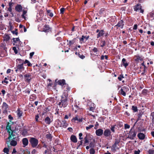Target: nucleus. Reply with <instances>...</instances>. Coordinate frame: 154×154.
<instances>
[{
	"mask_svg": "<svg viewBox=\"0 0 154 154\" xmlns=\"http://www.w3.org/2000/svg\"><path fill=\"white\" fill-rule=\"evenodd\" d=\"M55 82L57 83L58 84L61 85H64L65 84V81L64 79L57 81V79H56L55 80Z\"/></svg>",
	"mask_w": 154,
	"mask_h": 154,
	"instance_id": "12",
	"label": "nucleus"
},
{
	"mask_svg": "<svg viewBox=\"0 0 154 154\" xmlns=\"http://www.w3.org/2000/svg\"><path fill=\"white\" fill-rule=\"evenodd\" d=\"M8 11H9L11 14L12 13V8L10 7H9V8H8Z\"/></svg>",
	"mask_w": 154,
	"mask_h": 154,
	"instance_id": "58",
	"label": "nucleus"
},
{
	"mask_svg": "<svg viewBox=\"0 0 154 154\" xmlns=\"http://www.w3.org/2000/svg\"><path fill=\"white\" fill-rule=\"evenodd\" d=\"M141 8V6L140 4H137L135 5L134 8V10L135 11H137Z\"/></svg>",
	"mask_w": 154,
	"mask_h": 154,
	"instance_id": "16",
	"label": "nucleus"
},
{
	"mask_svg": "<svg viewBox=\"0 0 154 154\" xmlns=\"http://www.w3.org/2000/svg\"><path fill=\"white\" fill-rule=\"evenodd\" d=\"M13 50H14L15 54H17L18 53V51L15 47H14L13 48Z\"/></svg>",
	"mask_w": 154,
	"mask_h": 154,
	"instance_id": "45",
	"label": "nucleus"
},
{
	"mask_svg": "<svg viewBox=\"0 0 154 154\" xmlns=\"http://www.w3.org/2000/svg\"><path fill=\"white\" fill-rule=\"evenodd\" d=\"M148 90L146 89H144L142 91V93L144 95H146L148 93Z\"/></svg>",
	"mask_w": 154,
	"mask_h": 154,
	"instance_id": "35",
	"label": "nucleus"
},
{
	"mask_svg": "<svg viewBox=\"0 0 154 154\" xmlns=\"http://www.w3.org/2000/svg\"><path fill=\"white\" fill-rule=\"evenodd\" d=\"M74 43V41L73 40H70L69 41V44L70 45H72Z\"/></svg>",
	"mask_w": 154,
	"mask_h": 154,
	"instance_id": "62",
	"label": "nucleus"
},
{
	"mask_svg": "<svg viewBox=\"0 0 154 154\" xmlns=\"http://www.w3.org/2000/svg\"><path fill=\"white\" fill-rule=\"evenodd\" d=\"M29 141L32 147L33 148L36 147L38 143V140L34 137H31Z\"/></svg>",
	"mask_w": 154,
	"mask_h": 154,
	"instance_id": "5",
	"label": "nucleus"
},
{
	"mask_svg": "<svg viewBox=\"0 0 154 154\" xmlns=\"http://www.w3.org/2000/svg\"><path fill=\"white\" fill-rule=\"evenodd\" d=\"M105 11L104 8H101L100 9V14H102L103 13V12H104Z\"/></svg>",
	"mask_w": 154,
	"mask_h": 154,
	"instance_id": "56",
	"label": "nucleus"
},
{
	"mask_svg": "<svg viewBox=\"0 0 154 154\" xmlns=\"http://www.w3.org/2000/svg\"><path fill=\"white\" fill-rule=\"evenodd\" d=\"M115 126L113 125L111 126V127L110 128L111 131L113 132H115Z\"/></svg>",
	"mask_w": 154,
	"mask_h": 154,
	"instance_id": "53",
	"label": "nucleus"
},
{
	"mask_svg": "<svg viewBox=\"0 0 154 154\" xmlns=\"http://www.w3.org/2000/svg\"><path fill=\"white\" fill-rule=\"evenodd\" d=\"M121 64L125 68H126L128 65V63L126 62V59L124 58L122 59Z\"/></svg>",
	"mask_w": 154,
	"mask_h": 154,
	"instance_id": "19",
	"label": "nucleus"
},
{
	"mask_svg": "<svg viewBox=\"0 0 154 154\" xmlns=\"http://www.w3.org/2000/svg\"><path fill=\"white\" fill-rule=\"evenodd\" d=\"M2 109L4 113H7L9 109L8 106L5 102H4L3 103Z\"/></svg>",
	"mask_w": 154,
	"mask_h": 154,
	"instance_id": "6",
	"label": "nucleus"
},
{
	"mask_svg": "<svg viewBox=\"0 0 154 154\" xmlns=\"http://www.w3.org/2000/svg\"><path fill=\"white\" fill-rule=\"evenodd\" d=\"M11 125H9V124H8L6 128L8 132H10V131H12V130L11 129Z\"/></svg>",
	"mask_w": 154,
	"mask_h": 154,
	"instance_id": "29",
	"label": "nucleus"
},
{
	"mask_svg": "<svg viewBox=\"0 0 154 154\" xmlns=\"http://www.w3.org/2000/svg\"><path fill=\"white\" fill-rule=\"evenodd\" d=\"M49 29V27L48 25H45L43 28V31L45 32H47Z\"/></svg>",
	"mask_w": 154,
	"mask_h": 154,
	"instance_id": "26",
	"label": "nucleus"
},
{
	"mask_svg": "<svg viewBox=\"0 0 154 154\" xmlns=\"http://www.w3.org/2000/svg\"><path fill=\"white\" fill-rule=\"evenodd\" d=\"M65 8H61L60 9V13L61 14H63L65 11Z\"/></svg>",
	"mask_w": 154,
	"mask_h": 154,
	"instance_id": "50",
	"label": "nucleus"
},
{
	"mask_svg": "<svg viewBox=\"0 0 154 154\" xmlns=\"http://www.w3.org/2000/svg\"><path fill=\"white\" fill-rule=\"evenodd\" d=\"M67 95L63 94L62 97L61 101L58 103V105L60 107H66L67 105Z\"/></svg>",
	"mask_w": 154,
	"mask_h": 154,
	"instance_id": "2",
	"label": "nucleus"
},
{
	"mask_svg": "<svg viewBox=\"0 0 154 154\" xmlns=\"http://www.w3.org/2000/svg\"><path fill=\"white\" fill-rule=\"evenodd\" d=\"M61 122V127L66 128L68 126V124L65 120H63Z\"/></svg>",
	"mask_w": 154,
	"mask_h": 154,
	"instance_id": "15",
	"label": "nucleus"
},
{
	"mask_svg": "<svg viewBox=\"0 0 154 154\" xmlns=\"http://www.w3.org/2000/svg\"><path fill=\"white\" fill-rule=\"evenodd\" d=\"M71 140L74 143H76L77 141V138L75 135H72L70 137Z\"/></svg>",
	"mask_w": 154,
	"mask_h": 154,
	"instance_id": "21",
	"label": "nucleus"
},
{
	"mask_svg": "<svg viewBox=\"0 0 154 154\" xmlns=\"http://www.w3.org/2000/svg\"><path fill=\"white\" fill-rule=\"evenodd\" d=\"M8 133L9 134V136L6 139V142L7 144L9 142L10 140H15L16 138L15 132L14 131L12 130V131Z\"/></svg>",
	"mask_w": 154,
	"mask_h": 154,
	"instance_id": "4",
	"label": "nucleus"
},
{
	"mask_svg": "<svg viewBox=\"0 0 154 154\" xmlns=\"http://www.w3.org/2000/svg\"><path fill=\"white\" fill-rule=\"evenodd\" d=\"M10 36L8 34H5L3 37L4 41L7 43L10 39Z\"/></svg>",
	"mask_w": 154,
	"mask_h": 154,
	"instance_id": "18",
	"label": "nucleus"
},
{
	"mask_svg": "<svg viewBox=\"0 0 154 154\" xmlns=\"http://www.w3.org/2000/svg\"><path fill=\"white\" fill-rule=\"evenodd\" d=\"M136 134L137 132L132 129H131L129 132V137L131 139H133L136 136Z\"/></svg>",
	"mask_w": 154,
	"mask_h": 154,
	"instance_id": "7",
	"label": "nucleus"
},
{
	"mask_svg": "<svg viewBox=\"0 0 154 154\" xmlns=\"http://www.w3.org/2000/svg\"><path fill=\"white\" fill-rule=\"evenodd\" d=\"M91 138L90 134L89 133L86 134V137L84 138V139L85 140V143H88L89 142V140Z\"/></svg>",
	"mask_w": 154,
	"mask_h": 154,
	"instance_id": "11",
	"label": "nucleus"
},
{
	"mask_svg": "<svg viewBox=\"0 0 154 154\" xmlns=\"http://www.w3.org/2000/svg\"><path fill=\"white\" fill-rule=\"evenodd\" d=\"M33 77V75L31 73H27L24 75V81L28 83L30 82L31 81Z\"/></svg>",
	"mask_w": 154,
	"mask_h": 154,
	"instance_id": "3",
	"label": "nucleus"
},
{
	"mask_svg": "<svg viewBox=\"0 0 154 154\" xmlns=\"http://www.w3.org/2000/svg\"><path fill=\"white\" fill-rule=\"evenodd\" d=\"M17 29H15V31H12V32L13 34H16V35H17Z\"/></svg>",
	"mask_w": 154,
	"mask_h": 154,
	"instance_id": "54",
	"label": "nucleus"
},
{
	"mask_svg": "<svg viewBox=\"0 0 154 154\" xmlns=\"http://www.w3.org/2000/svg\"><path fill=\"white\" fill-rule=\"evenodd\" d=\"M27 63V65L28 66H32V64L30 63V62L27 60H26L25 61L23 60V64Z\"/></svg>",
	"mask_w": 154,
	"mask_h": 154,
	"instance_id": "28",
	"label": "nucleus"
},
{
	"mask_svg": "<svg viewBox=\"0 0 154 154\" xmlns=\"http://www.w3.org/2000/svg\"><path fill=\"white\" fill-rule=\"evenodd\" d=\"M127 87L124 86L122 88H121L119 91L120 94L123 96H126V93L124 91L125 89H127Z\"/></svg>",
	"mask_w": 154,
	"mask_h": 154,
	"instance_id": "13",
	"label": "nucleus"
},
{
	"mask_svg": "<svg viewBox=\"0 0 154 154\" xmlns=\"http://www.w3.org/2000/svg\"><path fill=\"white\" fill-rule=\"evenodd\" d=\"M17 144V141L14 140H12L10 142V144L13 146H15Z\"/></svg>",
	"mask_w": 154,
	"mask_h": 154,
	"instance_id": "30",
	"label": "nucleus"
},
{
	"mask_svg": "<svg viewBox=\"0 0 154 154\" xmlns=\"http://www.w3.org/2000/svg\"><path fill=\"white\" fill-rule=\"evenodd\" d=\"M104 30H100L98 34L97 35V38H98L99 37L102 36L104 34Z\"/></svg>",
	"mask_w": 154,
	"mask_h": 154,
	"instance_id": "24",
	"label": "nucleus"
},
{
	"mask_svg": "<svg viewBox=\"0 0 154 154\" xmlns=\"http://www.w3.org/2000/svg\"><path fill=\"white\" fill-rule=\"evenodd\" d=\"M56 122L57 123L58 127H61V122L59 120L56 121Z\"/></svg>",
	"mask_w": 154,
	"mask_h": 154,
	"instance_id": "33",
	"label": "nucleus"
},
{
	"mask_svg": "<svg viewBox=\"0 0 154 154\" xmlns=\"http://www.w3.org/2000/svg\"><path fill=\"white\" fill-rule=\"evenodd\" d=\"M45 122L48 125H49L51 122V119L48 117H46L45 120Z\"/></svg>",
	"mask_w": 154,
	"mask_h": 154,
	"instance_id": "22",
	"label": "nucleus"
},
{
	"mask_svg": "<svg viewBox=\"0 0 154 154\" xmlns=\"http://www.w3.org/2000/svg\"><path fill=\"white\" fill-rule=\"evenodd\" d=\"M46 136L47 138L49 139H51V136L50 134H46Z\"/></svg>",
	"mask_w": 154,
	"mask_h": 154,
	"instance_id": "51",
	"label": "nucleus"
},
{
	"mask_svg": "<svg viewBox=\"0 0 154 154\" xmlns=\"http://www.w3.org/2000/svg\"><path fill=\"white\" fill-rule=\"evenodd\" d=\"M37 97L35 95L32 94L30 97V99L31 101H33L36 99Z\"/></svg>",
	"mask_w": 154,
	"mask_h": 154,
	"instance_id": "27",
	"label": "nucleus"
},
{
	"mask_svg": "<svg viewBox=\"0 0 154 154\" xmlns=\"http://www.w3.org/2000/svg\"><path fill=\"white\" fill-rule=\"evenodd\" d=\"M47 12L48 14H49V15L51 17H52L54 15L53 13L51 12V10H47Z\"/></svg>",
	"mask_w": 154,
	"mask_h": 154,
	"instance_id": "31",
	"label": "nucleus"
},
{
	"mask_svg": "<svg viewBox=\"0 0 154 154\" xmlns=\"http://www.w3.org/2000/svg\"><path fill=\"white\" fill-rule=\"evenodd\" d=\"M78 56L79 57L82 59H83L85 58V56L83 55H81L80 54H78Z\"/></svg>",
	"mask_w": 154,
	"mask_h": 154,
	"instance_id": "46",
	"label": "nucleus"
},
{
	"mask_svg": "<svg viewBox=\"0 0 154 154\" xmlns=\"http://www.w3.org/2000/svg\"><path fill=\"white\" fill-rule=\"evenodd\" d=\"M39 118V116L38 115H37L35 116V119L36 122L38 121V119Z\"/></svg>",
	"mask_w": 154,
	"mask_h": 154,
	"instance_id": "61",
	"label": "nucleus"
},
{
	"mask_svg": "<svg viewBox=\"0 0 154 154\" xmlns=\"http://www.w3.org/2000/svg\"><path fill=\"white\" fill-rule=\"evenodd\" d=\"M89 146L90 147H94V145L93 143L91 142L90 143Z\"/></svg>",
	"mask_w": 154,
	"mask_h": 154,
	"instance_id": "60",
	"label": "nucleus"
},
{
	"mask_svg": "<svg viewBox=\"0 0 154 154\" xmlns=\"http://www.w3.org/2000/svg\"><path fill=\"white\" fill-rule=\"evenodd\" d=\"M117 146L116 145L113 144L111 147V149L113 151H115L117 149Z\"/></svg>",
	"mask_w": 154,
	"mask_h": 154,
	"instance_id": "32",
	"label": "nucleus"
},
{
	"mask_svg": "<svg viewBox=\"0 0 154 154\" xmlns=\"http://www.w3.org/2000/svg\"><path fill=\"white\" fill-rule=\"evenodd\" d=\"M146 71V69L145 68H144L143 72L141 73V75H145L144 73Z\"/></svg>",
	"mask_w": 154,
	"mask_h": 154,
	"instance_id": "64",
	"label": "nucleus"
},
{
	"mask_svg": "<svg viewBox=\"0 0 154 154\" xmlns=\"http://www.w3.org/2000/svg\"><path fill=\"white\" fill-rule=\"evenodd\" d=\"M136 57L137 58L135 60L136 61H138L139 60H143L142 58L141 57H140L139 56H137Z\"/></svg>",
	"mask_w": 154,
	"mask_h": 154,
	"instance_id": "42",
	"label": "nucleus"
},
{
	"mask_svg": "<svg viewBox=\"0 0 154 154\" xmlns=\"http://www.w3.org/2000/svg\"><path fill=\"white\" fill-rule=\"evenodd\" d=\"M103 131L101 129H99L95 131V133L97 136H100L103 134Z\"/></svg>",
	"mask_w": 154,
	"mask_h": 154,
	"instance_id": "10",
	"label": "nucleus"
},
{
	"mask_svg": "<svg viewBox=\"0 0 154 154\" xmlns=\"http://www.w3.org/2000/svg\"><path fill=\"white\" fill-rule=\"evenodd\" d=\"M13 42L14 43H16L17 42H18L20 41V39L18 38H13Z\"/></svg>",
	"mask_w": 154,
	"mask_h": 154,
	"instance_id": "41",
	"label": "nucleus"
},
{
	"mask_svg": "<svg viewBox=\"0 0 154 154\" xmlns=\"http://www.w3.org/2000/svg\"><path fill=\"white\" fill-rule=\"evenodd\" d=\"M17 113L18 116L19 117H21L22 116L23 112L21 111L20 108H18L17 111Z\"/></svg>",
	"mask_w": 154,
	"mask_h": 154,
	"instance_id": "23",
	"label": "nucleus"
},
{
	"mask_svg": "<svg viewBox=\"0 0 154 154\" xmlns=\"http://www.w3.org/2000/svg\"><path fill=\"white\" fill-rule=\"evenodd\" d=\"M95 150L93 148H91L90 150V154H94Z\"/></svg>",
	"mask_w": 154,
	"mask_h": 154,
	"instance_id": "38",
	"label": "nucleus"
},
{
	"mask_svg": "<svg viewBox=\"0 0 154 154\" xmlns=\"http://www.w3.org/2000/svg\"><path fill=\"white\" fill-rule=\"evenodd\" d=\"M132 109L134 112H136L137 111V107L136 106H132Z\"/></svg>",
	"mask_w": 154,
	"mask_h": 154,
	"instance_id": "34",
	"label": "nucleus"
},
{
	"mask_svg": "<svg viewBox=\"0 0 154 154\" xmlns=\"http://www.w3.org/2000/svg\"><path fill=\"white\" fill-rule=\"evenodd\" d=\"M124 25V22L122 20L119 21L115 26L120 27L121 29H123Z\"/></svg>",
	"mask_w": 154,
	"mask_h": 154,
	"instance_id": "9",
	"label": "nucleus"
},
{
	"mask_svg": "<svg viewBox=\"0 0 154 154\" xmlns=\"http://www.w3.org/2000/svg\"><path fill=\"white\" fill-rule=\"evenodd\" d=\"M94 126L93 125H89L88 126L86 127V128L87 130H88L89 129H90L92 128L93 127H94Z\"/></svg>",
	"mask_w": 154,
	"mask_h": 154,
	"instance_id": "40",
	"label": "nucleus"
},
{
	"mask_svg": "<svg viewBox=\"0 0 154 154\" xmlns=\"http://www.w3.org/2000/svg\"><path fill=\"white\" fill-rule=\"evenodd\" d=\"M84 36L83 35H82V37L80 38V42H82L81 43H82V42H84Z\"/></svg>",
	"mask_w": 154,
	"mask_h": 154,
	"instance_id": "48",
	"label": "nucleus"
},
{
	"mask_svg": "<svg viewBox=\"0 0 154 154\" xmlns=\"http://www.w3.org/2000/svg\"><path fill=\"white\" fill-rule=\"evenodd\" d=\"M137 29V24H135L133 28V29L134 30H136Z\"/></svg>",
	"mask_w": 154,
	"mask_h": 154,
	"instance_id": "63",
	"label": "nucleus"
},
{
	"mask_svg": "<svg viewBox=\"0 0 154 154\" xmlns=\"http://www.w3.org/2000/svg\"><path fill=\"white\" fill-rule=\"evenodd\" d=\"M3 152L5 153H7L8 152H9V149H8V148H4L3 149Z\"/></svg>",
	"mask_w": 154,
	"mask_h": 154,
	"instance_id": "44",
	"label": "nucleus"
},
{
	"mask_svg": "<svg viewBox=\"0 0 154 154\" xmlns=\"http://www.w3.org/2000/svg\"><path fill=\"white\" fill-rule=\"evenodd\" d=\"M124 126L125 129H128L130 127V126L126 124H125Z\"/></svg>",
	"mask_w": 154,
	"mask_h": 154,
	"instance_id": "52",
	"label": "nucleus"
},
{
	"mask_svg": "<svg viewBox=\"0 0 154 154\" xmlns=\"http://www.w3.org/2000/svg\"><path fill=\"white\" fill-rule=\"evenodd\" d=\"M111 132L109 129H106L104 131L103 134L105 137H108L111 136Z\"/></svg>",
	"mask_w": 154,
	"mask_h": 154,
	"instance_id": "8",
	"label": "nucleus"
},
{
	"mask_svg": "<svg viewBox=\"0 0 154 154\" xmlns=\"http://www.w3.org/2000/svg\"><path fill=\"white\" fill-rule=\"evenodd\" d=\"M21 134L24 136H25L28 135L27 130L25 129H23L21 132Z\"/></svg>",
	"mask_w": 154,
	"mask_h": 154,
	"instance_id": "25",
	"label": "nucleus"
},
{
	"mask_svg": "<svg viewBox=\"0 0 154 154\" xmlns=\"http://www.w3.org/2000/svg\"><path fill=\"white\" fill-rule=\"evenodd\" d=\"M124 78V77L123 76V74H121V75L119 76L118 78V79L119 81H122L123 78Z\"/></svg>",
	"mask_w": 154,
	"mask_h": 154,
	"instance_id": "39",
	"label": "nucleus"
},
{
	"mask_svg": "<svg viewBox=\"0 0 154 154\" xmlns=\"http://www.w3.org/2000/svg\"><path fill=\"white\" fill-rule=\"evenodd\" d=\"M17 65L14 68L16 72H21L25 69V67L23 66V60L20 59H17L16 60Z\"/></svg>",
	"mask_w": 154,
	"mask_h": 154,
	"instance_id": "1",
	"label": "nucleus"
},
{
	"mask_svg": "<svg viewBox=\"0 0 154 154\" xmlns=\"http://www.w3.org/2000/svg\"><path fill=\"white\" fill-rule=\"evenodd\" d=\"M22 143L24 147L27 146L28 143V140L26 138H25L22 139Z\"/></svg>",
	"mask_w": 154,
	"mask_h": 154,
	"instance_id": "17",
	"label": "nucleus"
},
{
	"mask_svg": "<svg viewBox=\"0 0 154 154\" xmlns=\"http://www.w3.org/2000/svg\"><path fill=\"white\" fill-rule=\"evenodd\" d=\"M137 136L138 138L141 140H143L144 139L145 137V134L142 133H140L137 135Z\"/></svg>",
	"mask_w": 154,
	"mask_h": 154,
	"instance_id": "20",
	"label": "nucleus"
},
{
	"mask_svg": "<svg viewBox=\"0 0 154 154\" xmlns=\"http://www.w3.org/2000/svg\"><path fill=\"white\" fill-rule=\"evenodd\" d=\"M82 133H80L79 134V139L80 140H82L83 139V138L82 137Z\"/></svg>",
	"mask_w": 154,
	"mask_h": 154,
	"instance_id": "55",
	"label": "nucleus"
},
{
	"mask_svg": "<svg viewBox=\"0 0 154 154\" xmlns=\"http://www.w3.org/2000/svg\"><path fill=\"white\" fill-rule=\"evenodd\" d=\"M8 79L7 77H5V79L2 82V83L3 84L4 83H5L6 84H7L8 83V81H6V80H8Z\"/></svg>",
	"mask_w": 154,
	"mask_h": 154,
	"instance_id": "43",
	"label": "nucleus"
},
{
	"mask_svg": "<svg viewBox=\"0 0 154 154\" xmlns=\"http://www.w3.org/2000/svg\"><path fill=\"white\" fill-rule=\"evenodd\" d=\"M34 54V52L30 53L29 54L30 58H32V57L33 55Z\"/></svg>",
	"mask_w": 154,
	"mask_h": 154,
	"instance_id": "57",
	"label": "nucleus"
},
{
	"mask_svg": "<svg viewBox=\"0 0 154 154\" xmlns=\"http://www.w3.org/2000/svg\"><path fill=\"white\" fill-rule=\"evenodd\" d=\"M106 42L104 41H101L100 46L102 47H103L105 45Z\"/></svg>",
	"mask_w": 154,
	"mask_h": 154,
	"instance_id": "37",
	"label": "nucleus"
},
{
	"mask_svg": "<svg viewBox=\"0 0 154 154\" xmlns=\"http://www.w3.org/2000/svg\"><path fill=\"white\" fill-rule=\"evenodd\" d=\"M140 151L139 150H138L137 151H134V154H140Z\"/></svg>",
	"mask_w": 154,
	"mask_h": 154,
	"instance_id": "59",
	"label": "nucleus"
},
{
	"mask_svg": "<svg viewBox=\"0 0 154 154\" xmlns=\"http://www.w3.org/2000/svg\"><path fill=\"white\" fill-rule=\"evenodd\" d=\"M92 51L94 53L97 52L98 51L97 48L95 47H94V48L92 49Z\"/></svg>",
	"mask_w": 154,
	"mask_h": 154,
	"instance_id": "49",
	"label": "nucleus"
},
{
	"mask_svg": "<svg viewBox=\"0 0 154 154\" xmlns=\"http://www.w3.org/2000/svg\"><path fill=\"white\" fill-rule=\"evenodd\" d=\"M148 152L149 154H153L154 153V150L152 149H149Z\"/></svg>",
	"mask_w": 154,
	"mask_h": 154,
	"instance_id": "47",
	"label": "nucleus"
},
{
	"mask_svg": "<svg viewBox=\"0 0 154 154\" xmlns=\"http://www.w3.org/2000/svg\"><path fill=\"white\" fill-rule=\"evenodd\" d=\"M27 13V11L25 10L23 11V14L22 15V17L25 19L26 17L25 16V15H26V13Z\"/></svg>",
	"mask_w": 154,
	"mask_h": 154,
	"instance_id": "36",
	"label": "nucleus"
},
{
	"mask_svg": "<svg viewBox=\"0 0 154 154\" xmlns=\"http://www.w3.org/2000/svg\"><path fill=\"white\" fill-rule=\"evenodd\" d=\"M22 7L20 5H17L15 8L16 11L19 12L22 11Z\"/></svg>",
	"mask_w": 154,
	"mask_h": 154,
	"instance_id": "14",
	"label": "nucleus"
}]
</instances>
